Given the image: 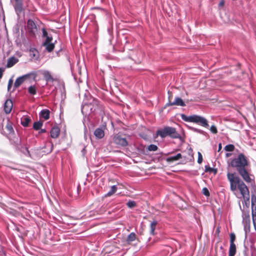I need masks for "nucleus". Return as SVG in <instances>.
<instances>
[{
	"instance_id": "obj_1",
	"label": "nucleus",
	"mask_w": 256,
	"mask_h": 256,
	"mask_svg": "<svg viewBox=\"0 0 256 256\" xmlns=\"http://www.w3.org/2000/svg\"><path fill=\"white\" fill-rule=\"evenodd\" d=\"M226 176L230 183V190L234 192L238 188L244 198L243 204H245L246 207L248 208L250 205V192L248 187L235 174L228 172Z\"/></svg>"
},
{
	"instance_id": "obj_2",
	"label": "nucleus",
	"mask_w": 256,
	"mask_h": 256,
	"mask_svg": "<svg viewBox=\"0 0 256 256\" xmlns=\"http://www.w3.org/2000/svg\"><path fill=\"white\" fill-rule=\"evenodd\" d=\"M230 165L232 168H236L246 182L250 183L251 182L252 178L250 176L248 170L250 162L246 156L242 153L238 154L236 158L232 160Z\"/></svg>"
},
{
	"instance_id": "obj_3",
	"label": "nucleus",
	"mask_w": 256,
	"mask_h": 256,
	"mask_svg": "<svg viewBox=\"0 0 256 256\" xmlns=\"http://www.w3.org/2000/svg\"><path fill=\"white\" fill-rule=\"evenodd\" d=\"M182 118L185 122L196 124L204 128H208L209 125L206 118L198 115L186 116L184 114H180Z\"/></svg>"
},
{
	"instance_id": "obj_4",
	"label": "nucleus",
	"mask_w": 256,
	"mask_h": 256,
	"mask_svg": "<svg viewBox=\"0 0 256 256\" xmlns=\"http://www.w3.org/2000/svg\"><path fill=\"white\" fill-rule=\"evenodd\" d=\"M156 135L160 136L162 138L169 136L172 138H176V130L174 128L166 126L164 128L158 130Z\"/></svg>"
},
{
	"instance_id": "obj_5",
	"label": "nucleus",
	"mask_w": 256,
	"mask_h": 256,
	"mask_svg": "<svg viewBox=\"0 0 256 256\" xmlns=\"http://www.w3.org/2000/svg\"><path fill=\"white\" fill-rule=\"evenodd\" d=\"M192 155L190 152L177 154V164H185L192 160Z\"/></svg>"
},
{
	"instance_id": "obj_6",
	"label": "nucleus",
	"mask_w": 256,
	"mask_h": 256,
	"mask_svg": "<svg viewBox=\"0 0 256 256\" xmlns=\"http://www.w3.org/2000/svg\"><path fill=\"white\" fill-rule=\"evenodd\" d=\"M26 28L28 34L31 36H34L38 28L34 22L32 20H28L27 22Z\"/></svg>"
},
{
	"instance_id": "obj_7",
	"label": "nucleus",
	"mask_w": 256,
	"mask_h": 256,
	"mask_svg": "<svg viewBox=\"0 0 256 256\" xmlns=\"http://www.w3.org/2000/svg\"><path fill=\"white\" fill-rule=\"evenodd\" d=\"M4 124H6V128L9 134H13L14 132L12 123L9 120L8 118L0 119V128H3Z\"/></svg>"
},
{
	"instance_id": "obj_8",
	"label": "nucleus",
	"mask_w": 256,
	"mask_h": 256,
	"mask_svg": "<svg viewBox=\"0 0 256 256\" xmlns=\"http://www.w3.org/2000/svg\"><path fill=\"white\" fill-rule=\"evenodd\" d=\"M43 46L48 52H51L52 51L54 48V42H52V38H47V40H45L44 42Z\"/></svg>"
},
{
	"instance_id": "obj_9",
	"label": "nucleus",
	"mask_w": 256,
	"mask_h": 256,
	"mask_svg": "<svg viewBox=\"0 0 256 256\" xmlns=\"http://www.w3.org/2000/svg\"><path fill=\"white\" fill-rule=\"evenodd\" d=\"M114 142L118 145L126 146L128 145V142L125 138H122L120 135H116L114 138Z\"/></svg>"
},
{
	"instance_id": "obj_10",
	"label": "nucleus",
	"mask_w": 256,
	"mask_h": 256,
	"mask_svg": "<svg viewBox=\"0 0 256 256\" xmlns=\"http://www.w3.org/2000/svg\"><path fill=\"white\" fill-rule=\"evenodd\" d=\"M30 76V74H26L17 78L14 84V88H18L26 78H28Z\"/></svg>"
},
{
	"instance_id": "obj_11",
	"label": "nucleus",
	"mask_w": 256,
	"mask_h": 256,
	"mask_svg": "<svg viewBox=\"0 0 256 256\" xmlns=\"http://www.w3.org/2000/svg\"><path fill=\"white\" fill-rule=\"evenodd\" d=\"M15 4L14 7L16 12L18 14L23 10V4L22 0H14Z\"/></svg>"
},
{
	"instance_id": "obj_12",
	"label": "nucleus",
	"mask_w": 256,
	"mask_h": 256,
	"mask_svg": "<svg viewBox=\"0 0 256 256\" xmlns=\"http://www.w3.org/2000/svg\"><path fill=\"white\" fill-rule=\"evenodd\" d=\"M12 108V102L11 100H8L6 101L4 105V110L6 114H9Z\"/></svg>"
},
{
	"instance_id": "obj_13",
	"label": "nucleus",
	"mask_w": 256,
	"mask_h": 256,
	"mask_svg": "<svg viewBox=\"0 0 256 256\" xmlns=\"http://www.w3.org/2000/svg\"><path fill=\"white\" fill-rule=\"evenodd\" d=\"M94 135L97 138H102L104 136V130L102 128H97L94 132Z\"/></svg>"
},
{
	"instance_id": "obj_14",
	"label": "nucleus",
	"mask_w": 256,
	"mask_h": 256,
	"mask_svg": "<svg viewBox=\"0 0 256 256\" xmlns=\"http://www.w3.org/2000/svg\"><path fill=\"white\" fill-rule=\"evenodd\" d=\"M42 74L46 82H52L54 80V78L49 71L44 70L42 72Z\"/></svg>"
},
{
	"instance_id": "obj_15",
	"label": "nucleus",
	"mask_w": 256,
	"mask_h": 256,
	"mask_svg": "<svg viewBox=\"0 0 256 256\" xmlns=\"http://www.w3.org/2000/svg\"><path fill=\"white\" fill-rule=\"evenodd\" d=\"M10 142L18 150L20 148V140L18 137H14L13 138H10Z\"/></svg>"
},
{
	"instance_id": "obj_16",
	"label": "nucleus",
	"mask_w": 256,
	"mask_h": 256,
	"mask_svg": "<svg viewBox=\"0 0 256 256\" xmlns=\"http://www.w3.org/2000/svg\"><path fill=\"white\" fill-rule=\"evenodd\" d=\"M18 61V60L17 58L14 56H12L8 59L6 66L8 68L12 67L14 64H16Z\"/></svg>"
},
{
	"instance_id": "obj_17",
	"label": "nucleus",
	"mask_w": 256,
	"mask_h": 256,
	"mask_svg": "<svg viewBox=\"0 0 256 256\" xmlns=\"http://www.w3.org/2000/svg\"><path fill=\"white\" fill-rule=\"evenodd\" d=\"M136 239V234L134 232H131L126 238V242L128 244H130Z\"/></svg>"
},
{
	"instance_id": "obj_18",
	"label": "nucleus",
	"mask_w": 256,
	"mask_h": 256,
	"mask_svg": "<svg viewBox=\"0 0 256 256\" xmlns=\"http://www.w3.org/2000/svg\"><path fill=\"white\" fill-rule=\"evenodd\" d=\"M60 129L58 127H54L50 131V136L52 138H56L60 134Z\"/></svg>"
},
{
	"instance_id": "obj_19",
	"label": "nucleus",
	"mask_w": 256,
	"mask_h": 256,
	"mask_svg": "<svg viewBox=\"0 0 256 256\" xmlns=\"http://www.w3.org/2000/svg\"><path fill=\"white\" fill-rule=\"evenodd\" d=\"M236 252V248L235 244H230L228 256H234Z\"/></svg>"
},
{
	"instance_id": "obj_20",
	"label": "nucleus",
	"mask_w": 256,
	"mask_h": 256,
	"mask_svg": "<svg viewBox=\"0 0 256 256\" xmlns=\"http://www.w3.org/2000/svg\"><path fill=\"white\" fill-rule=\"evenodd\" d=\"M50 112L48 110H43L40 112V116L47 120L50 118Z\"/></svg>"
},
{
	"instance_id": "obj_21",
	"label": "nucleus",
	"mask_w": 256,
	"mask_h": 256,
	"mask_svg": "<svg viewBox=\"0 0 256 256\" xmlns=\"http://www.w3.org/2000/svg\"><path fill=\"white\" fill-rule=\"evenodd\" d=\"M30 119L29 117L24 116L21 118V124L24 126H28Z\"/></svg>"
},
{
	"instance_id": "obj_22",
	"label": "nucleus",
	"mask_w": 256,
	"mask_h": 256,
	"mask_svg": "<svg viewBox=\"0 0 256 256\" xmlns=\"http://www.w3.org/2000/svg\"><path fill=\"white\" fill-rule=\"evenodd\" d=\"M252 218L255 230H256V206L254 209H252Z\"/></svg>"
},
{
	"instance_id": "obj_23",
	"label": "nucleus",
	"mask_w": 256,
	"mask_h": 256,
	"mask_svg": "<svg viewBox=\"0 0 256 256\" xmlns=\"http://www.w3.org/2000/svg\"><path fill=\"white\" fill-rule=\"evenodd\" d=\"M117 190V187L116 186H113L111 187V189L110 192H108L106 194V196H110L112 195L114 193L116 192Z\"/></svg>"
},
{
	"instance_id": "obj_24",
	"label": "nucleus",
	"mask_w": 256,
	"mask_h": 256,
	"mask_svg": "<svg viewBox=\"0 0 256 256\" xmlns=\"http://www.w3.org/2000/svg\"><path fill=\"white\" fill-rule=\"evenodd\" d=\"M156 224H157V222L156 221H155V220L153 221L150 224V232L152 234H154V230L156 229Z\"/></svg>"
},
{
	"instance_id": "obj_25",
	"label": "nucleus",
	"mask_w": 256,
	"mask_h": 256,
	"mask_svg": "<svg viewBox=\"0 0 256 256\" xmlns=\"http://www.w3.org/2000/svg\"><path fill=\"white\" fill-rule=\"evenodd\" d=\"M42 126V122L38 121L34 122L33 128L35 130H38Z\"/></svg>"
},
{
	"instance_id": "obj_26",
	"label": "nucleus",
	"mask_w": 256,
	"mask_h": 256,
	"mask_svg": "<svg viewBox=\"0 0 256 256\" xmlns=\"http://www.w3.org/2000/svg\"><path fill=\"white\" fill-rule=\"evenodd\" d=\"M28 92L30 94L32 95L36 94V86H30L28 88Z\"/></svg>"
},
{
	"instance_id": "obj_27",
	"label": "nucleus",
	"mask_w": 256,
	"mask_h": 256,
	"mask_svg": "<svg viewBox=\"0 0 256 256\" xmlns=\"http://www.w3.org/2000/svg\"><path fill=\"white\" fill-rule=\"evenodd\" d=\"M234 145L232 144H228L226 145L225 147H224V150L226 151V152H233L234 150Z\"/></svg>"
},
{
	"instance_id": "obj_28",
	"label": "nucleus",
	"mask_w": 256,
	"mask_h": 256,
	"mask_svg": "<svg viewBox=\"0 0 256 256\" xmlns=\"http://www.w3.org/2000/svg\"><path fill=\"white\" fill-rule=\"evenodd\" d=\"M230 244H234V241L236 240V236L234 232H232L230 234Z\"/></svg>"
},
{
	"instance_id": "obj_29",
	"label": "nucleus",
	"mask_w": 256,
	"mask_h": 256,
	"mask_svg": "<svg viewBox=\"0 0 256 256\" xmlns=\"http://www.w3.org/2000/svg\"><path fill=\"white\" fill-rule=\"evenodd\" d=\"M190 129L192 130H193L194 132H198L199 134H202L204 135H206V132H205L204 130H200V129H198V128H190Z\"/></svg>"
},
{
	"instance_id": "obj_30",
	"label": "nucleus",
	"mask_w": 256,
	"mask_h": 256,
	"mask_svg": "<svg viewBox=\"0 0 256 256\" xmlns=\"http://www.w3.org/2000/svg\"><path fill=\"white\" fill-rule=\"evenodd\" d=\"M186 106L184 102L183 101V100L181 98H177V106Z\"/></svg>"
},
{
	"instance_id": "obj_31",
	"label": "nucleus",
	"mask_w": 256,
	"mask_h": 256,
	"mask_svg": "<svg viewBox=\"0 0 256 256\" xmlns=\"http://www.w3.org/2000/svg\"><path fill=\"white\" fill-rule=\"evenodd\" d=\"M127 206L130 208H132L136 206V203L134 201L130 200L126 204Z\"/></svg>"
},
{
	"instance_id": "obj_32",
	"label": "nucleus",
	"mask_w": 256,
	"mask_h": 256,
	"mask_svg": "<svg viewBox=\"0 0 256 256\" xmlns=\"http://www.w3.org/2000/svg\"><path fill=\"white\" fill-rule=\"evenodd\" d=\"M148 149L150 151H156L158 149V146L154 144H150L148 146Z\"/></svg>"
},
{
	"instance_id": "obj_33",
	"label": "nucleus",
	"mask_w": 256,
	"mask_h": 256,
	"mask_svg": "<svg viewBox=\"0 0 256 256\" xmlns=\"http://www.w3.org/2000/svg\"><path fill=\"white\" fill-rule=\"evenodd\" d=\"M210 130L212 134H216L218 133L217 128L214 125H212L210 126Z\"/></svg>"
},
{
	"instance_id": "obj_34",
	"label": "nucleus",
	"mask_w": 256,
	"mask_h": 256,
	"mask_svg": "<svg viewBox=\"0 0 256 256\" xmlns=\"http://www.w3.org/2000/svg\"><path fill=\"white\" fill-rule=\"evenodd\" d=\"M202 194L206 196H210V192L208 190V189L206 188H202Z\"/></svg>"
},
{
	"instance_id": "obj_35",
	"label": "nucleus",
	"mask_w": 256,
	"mask_h": 256,
	"mask_svg": "<svg viewBox=\"0 0 256 256\" xmlns=\"http://www.w3.org/2000/svg\"><path fill=\"white\" fill-rule=\"evenodd\" d=\"M252 207L256 206V196L254 194L252 196Z\"/></svg>"
},
{
	"instance_id": "obj_36",
	"label": "nucleus",
	"mask_w": 256,
	"mask_h": 256,
	"mask_svg": "<svg viewBox=\"0 0 256 256\" xmlns=\"http://www.w3.org/2000/svg\"><path fill=\"white\" fill-rule=\"evenodd\" d=\"M42 36L46 38V40H47V38H52V36H50L48 35L46 30L44 28L42 29Z\"/></svg>"
},
{
	"instance_id": "obj_37",
	"label": "nucleus",
	"mask_w": 256,
	"mask_h": 256,
	"mask_svg": "<svg viewBox=\"0 0 256 256\" xmlns=\"http://www.w3.org/2000/svg\"><path fill=\"white\" fill-rule=\"evenodd\" d=\"M198 162L200 164L202 162V154L200 152H198Z\"/></svg>"
},
{
	"instance_id": "obj_38",
	"label": "nucleus",
	"mask_w": 256,
	"mask_h": 256,
	"mask_svg": "<svg viewBox=\"0 0 256 256\" xmlns=\"http://www.w3.org/2000/svg\"><path fill=\"white\" fill-rule=\"evenodd\" d=\"M214 170L210 168L209 166H205V172H212Z\"/></svg>"
},
{
	"instance_id": "obj_39",
	"label": "nucleus",
	"mask_w": 256,
	"mask_h": 256,
	"mask_svg": "<svg viewBox=\"0 0 256 256\" xmlns=\"http://www.w3.org/2000/svg\"><path fill=\"white\" fill-rule=\"evenodd\" d=\"M12 84H13V80L12 79H10L8 80V91L10 90V89L11 87L12 86Z\"/></svg>"
},
{
	"instance_id": "obj_40",
	"label": "nucleus",
	"mask_w": 256,
	"mask_h": 256,
	"mask_svg": "<svg viewBox=\"0 0 256 256\" xmlns=\"http://www.w3.org/2000/svg\"><path fill=\"white\" fill-rule=\"evenodd\" d=\"M30 55L32 56L33 57L36 56V53L37 51L35 49H31L30 50Z\"/></svg>"
},
{
	"instance_id": "obj_41",
	"label": "nucleus",
	"mask_w": 256,
	"mask_h": 256,
	"mask_svg": "<svg viewBox=\"0 0 256 256\" xmlns=\"http://www.w3.org/2000/svg\"><path fill=\"white\" fill-rule=\"evenodd\" d=\"M176 160V156L169 157L167 158L168 162H173Z\"/></svg>"
},
{
	"instance_id": "obj_42",
	"label": "nucleus",
	"mask_w": 256,
	"mask_h": 256,
	"mask_svg": "<svg viewBox=\"0 0 256 256\" xmlns=\"http://www.w3.org/2000/svg\"><path fill=\"white\" fill-rule=\"evenodd\" d=\"M174 104H176V98L174 99V101L172 102V103H168L166 104V106H172V105H174Z\"/></svg>"
},
{
	"instance_id": "obj_43",
	"label": "nucleus",
	"mask_w": 256,
	"mask_h": 256,
	"mask_svg": "<svg viewBox=\"0 0 256 256\" xmlns=\"http://www.w3.org/2000/svg\"><path fill=\"white\" fill-rule=\"evenodd\" d=\"M176 138H178L180 139V142H184V138H182V136H178V135L177 134Z\"/></svg>"
},
{
	"instance_id": "obj_44",
	"label": "nucleus",
	"mask_w": 256,
	"mask_h": 256,
	"mask_svg": "<svg viewBox=\"0 0 256 256\" xmlns=\"http://www.w3.org/2000/svg\"><path fill=\"white\" fill-rule=\"evenodd\" d=\"M224 0H220V2L219 3V6H224Z\"/></svg>"
},
{
	"instance_id": "obj_45",
	"label": "nucleus",
	"mask_w": 256,
	"mask_h": 256,
	"mask_svg": "<svg viewBox=\"0 0 256 256\" xmlns=\"http://www.w3.org/2000/svg\"><path fill=\"white\" fill-rule=\"evenodd\" d=\"M222 148V144L221 143H220L218 144V152H220Z\"/></svg>"
},
{
	"instance_id": "obj_46",
	"label": "nucleus",
	"mask_w": 256,
	"mask_h": 256,
	"mask_svg": "<svg viewBox=\"0 0 256 256\" xmlns=\"http://www.w3.org/2000/svg\"><path fill=\"white\" fill-rule=\"evenodd\" d=\"M2 72H3V70H2L0 68V78L2 77Z\"/></svg>"
},
{
	"instance_id": "obj_47",
	"label": "nucleus",
	"mask_w": 256,
	"mask_h": 256,
	"mask_svg": "<svg viewBox=\"0 0 256 256\" xmlns=\"http://www.w3.org/2000/svg\"><path fill=\"white\" fill-rule=\"evenodd\" d=\"M46 132V130L45 129H41L40 132L43 133V132Z\"/></svg>"
},
{
	"instance_id": "obj_48",
	"label": "nucleus",
	"mask_w": 256,
	"mask_h": 256,
	"mask_svg": "<svg viewBox=\"0 0 256 256\" xmlns=\"http://www.w3.org/2000/svg\"><path fill=\"white\" fill-rule=\"evenodd\" d=\"M168 94H169L168 98H169V100H170V91L168 92Z\"/></svg>"
},
{
	"instance_id": "obj_49",
	"label": "nucleus",
	"mask_w": 256,
	"mask_h": 256,
	"mask_svg": "<svg viewBox=\"0 0 256 256\" xmlns=\"http://www.w3.org/2000/svg\"><path fill=\"white\" fill-rule=\"evenodd\" d=\"M178 207L180 208V209H183L184 208H183V206H182V208L180 207V206H178Z\"/></svg>"
},
{
	"instance_id": "obj_50",
	"label": "nucleus",
	"mask_w": 256,
	"mask_h": 256,
	"mask_svg": "<svg viewBox=\"0 0 256 256\" xmlns=\"http://www.w3.org/2000/svg\"><path fill=\"white\" fill-rule=\"evenodd\" d=\"M180 198V202H182V200H181V198Z\"/></svg>"
},
{
	"instance_id": "obj_51",
	"label": "nucleus",
	"mask_w": 256,
	"mask_h": 256,
	"mask_svg": "<svg viewBox=\"0 0 256 256\" xmlns=\"http://www.w3.org/2000/svg\"><path fill=\"white\" fill-rule=\"evenodd\" d=\"M29 0H28V1Z\"/></svg>"
}]
</instances>
